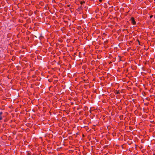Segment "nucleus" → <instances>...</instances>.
Here are the masks:
<instances>
[{"instance_id": "nucleus-11", "label": "nucleus", "mask_w": 155, "mask_h": 155, "mask_svg": "<svg viewBox=\"0 0 155 155\" xmlns=\"http://www.w3.org/2000/svg\"><path fill=\"white\" fill-rule=\"evenodd\" d=\"M68 7H69V6H70V5H68Z\"/></svg>"}, {"instance_id": "nucleus-1", "label": "nucleus", "mask_w": 155, "mask_h": 155, "mask_svg": "<svg viewBox=\"0 0 155 155\" xmlns=\"http://www.w3.org/2000/svg\"><path fill=\"white\" fill-rule=\"evenodd\" d=\"M130 21H131V23L133 24V25H135L136 24V22L135 21L134 18V17H131L130 18Z\"/></svg>"}, {"instance_id": "nucleus-2", "label": "nucleus", "mask_w": 155, "mask_h": 155, "mask_svg": "<svg viewBox=\"0 0 155 155\" xmlns=\"http://www.w3.org/2000/svg\"><path fill=\"white\" fill-rule=\"evenodd\" d=\"M2 112H0V120H1L2 119Z\"/></svg>"}, {"instance_id": "nucleus-7", "label": "nucleus", "mask_w": 155, "mask_h": 155, "mask_svg": "<svg viewBox=\"0 0 155 155\" xmlns=\"http://www.w3.org/2000/svg\"><path fill=\"white\" fill-rule=\"evenodd\" d=\"M87 108V107H84V110H86Z\"/></svg>"}, {"instance_id": "nucleus-8", "label": "nucleus", "mask_w": 155, "mask_h": 155, "mask_svg": "<svg viewBox=\"0 0 155 155\" xmlns=\"http://www.w3.org/2000/svg\"><path fill=\"white\" fill-rule=\"evenodd\" d=\"M82 6L81 5V6L79 8H78V9H82Z\"/></svg>"}, {"instance_id": "nucleus-4", "label": "nucleus", "mask_w": 155, "mask_h": 155, "mask_svg": "<svg viewBox=\"0 0 155 155\" xmlns=\"http://www.w3.org/2000/svg\"><path fill=\"white\" fill-rule=\"evenodd\" d=\"M80 4L82 5L84 3H85V2L84 1L82 2L81 1H80Z\"/></svg>"}, {"instance_id": "nucleus-9", "label": "nucleus", "mask_w": 155, "mask_h": 155, "mask_svg": "<svg viewBox=\"0 0 155 155\" xmlns=\"http://www.w3.org/2000/svg\"><path fill=\"white\" fill-rule=\"evenodd\" d=\"M153 17V15H151L150 16V18H151Z\"/></svg>"}, {"instance_id": "nucleus-6", "label": "nucleus", "mask_w": 155, "mask_h": 155, "mask_svg": "<svg viewBox=\"0 0 155 155\" xmlns=\"http://www.w3.org/2000/svg\"><path fill=\"white\" fill-rule=\"evenodd\" d=\"M27 155H31V153H29L28 152L27 153Z\"/></svg>"}, {"instance_id": "nucleus-10", "label": "nucleus", "mask_w": 155, "mask_h": 155, "mask_svg": "<svg viewBox=\"0 0 155 155\" xmlns=\"http://www.w3.org/2000/svg\"><path fill=\"white\" fill-rule=\"evenodd\" d=\"M99 1L100 2H101L102 1V0H99Z\"/></svg>"}, {"instance_id": "nucleus-3", "label": "nucleus", "mask_w": 155, "mask_h": 155, "mask_svg": "<svg viewBox=\"0 0 155 155\" xmlns=\"http://www.w3.org/2000/svg\"><path fill=\"white\" fill-rule=\"evenodd\" d=\"M116 92L115 93V94H120V92L119 91L116 90Z\"/></svg>"}, {"instance_id": "nucleus-5", "label": "nucleus", "mask_w": 155, "mask_h": 155, "mask_svg": "<svg viewBox=\"0 0 155 155\" xmlns=\"http://www.w3.org/2000/svg\"><path fill=\"white\" fill-rule=\"evenodd\" d=\"M84 83H88V82H87L88 81V80H84Z\"/></svg>"}]
</instances>
